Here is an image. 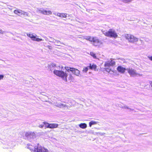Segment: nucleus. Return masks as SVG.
Here are the masks:
<instances>
[{"label": "nucleus", "mask_w": 152, "mask_h": 152, "mask_svg": "<svg viewBox=\"0 0 152 152\" xmlns=\"http://www.w3.org/2000/svg\"><path fill=\"white\" fill-rule=\"evenodd\" d=\"M53 73L56 76L61 78L64 81H67V77L68 75L66 72L62 70L55 69L53 71Z\"/></svg>", "instance_id": "1"}, {"label": "nucleus", "mask_w": 152, "mask_h": 152, "mask_svg": "<svg viewBox=\"0 0 152 152\" xmlns=\"http://www.w3.org/2000/svg\"><path fill=\"white\" fill-rule=\"evenodd\" d=\"M85 39L93 43L94 45L95 46H97L100 42V40L96 37H92L90 36L87 37Z\"/></svg>", "instance_id": "2"}, {"label": "nucleus", "mask_w": 152, "mask_h": 152, "mask_svg": "<svg viewBox=\"0 0 152 152\" xmlns=\"http://www.w3.org/2000/svg\"><path fill=\"white\" fill-rule=\"evenodd\" d=\"M103 34L106 36L110 37L116 38L118 35L115 31L112 29H110L108 31L103 32Z\"/></svg>", "instance_id": "3"}, {"label": "nucleus", "mask_w": 152, "mask_h": 152, "mask_svg": "<svg viewBox=\"0 0 152 152\" xmlns=\"http://www.w3.org/2000/svg\"><path fill=\"white\" fill-rule=\"evenodd\" d=\"M125 37L129 42H137L138 40L137 38L131 34H126Z\"/></svg>", "instance_id": "4"}, {"label": "nucleus", "mask_w": 152, "mask_h": 152, "mask_svg": "<svg viewBox=\"0 0 152 152\" xmlns=\"http://www.w3.org/2000/svg\"><path fill=\"white\" fill-rule=\"evenodd\" d=\"M64 68L67 71H68L69 70L73 72L75 75L78 76L80 74V71L77 69L72 67H69L65 66Z\"/></svg>", "instance_id": "5"}, {"label": "nucleus", "mask_w": 152, "mask_h": 152, "mask_svg": "<svg viewBox=\"0 0 152 152\" xmlns=\"http://www.w3.org/2000/svg\"><path fill=\"white\" fill-rule=\"evenodd\" d=\"M27 35L33 41L39 42L42 40V39L36 38V36L31 33H27Z\"/></svg>", "instance_id": "6"}, {"label": "nucleus", "mask_w": 152, "mask_h": 152, "mask_svg": "<svg viewBox=\"0 0 152 152\" xmlns=\"http://www.w3.org/2000/svg\"><path fill=\"white\" fill-rule=\"evenodd\" d=\"M128 73L131 75L134 76L138 74L137 73L135 70L132 68H129L126 69Z\"/></svg>", "instance_id": "7"}, {"label": "nucleus", "mask_w": 152, "mask_h": 152, "mask_svg": "<svg viewBox=\"0 0 152 152\" xmlns=\"http://www.w3.org/2000/svg\"><path fill=\"white\" fill-rule=\"evenodd\" d=\"M115 62L112 60L109 61H106L105 63L104 66L105 67H109L110 66H113L115 64Z\"/></svg>", "instance_id": "8"}, {"label": "nucleus", "mask_w": 152, "mask_h": 152, "mask_svg": "<svg viewBox=\"0 0 152 152\" xmlns=\"http://www.w3.org/2000/svg\"><path fill=\"white\" fill-rule=\"evenodd\" d=\"M117 69L119 72L121 73H124L126 70L125 68H124L122 66H118L117 68Z\"/></svg>", "instance_id": "9"}, {"label": "nucleus", "mask_w": 152, "mask_h": 152, "mask_svg": "<svg viewBox=\"0 0 152 152\" xmlns=\"http://www.w3.org/2000/svg\"><path fill=\"white\" fill-rule=\"evenodd\" d=\"M40 12L42 14L45 15H51L52 14V12L50 10L47 11L45 10H40Z\"/></svg>", "instance_id": "10"}, {"label": "nucleus", "mask_w": 152, "mask_h": 152, "mask_svg": "<svg viewBox=\"0 0 152 152\" xmlns=\"http://www.w3.org/2000/svg\"><path fill=\"white\" fill-rule=\"evenodd\" d=\"M37 149V152H48V151L47 149L43 147L38 148Z\"/></svg>", "instance_id": "11"}, {"label": "nucleus", "mask_w": 152, "mask_h": 152, "mask_svg": "<svg viewBox=\"0 0 152 152\" xmlns=\"http://www.w3.org/2000/svg\"><path fill=\"white\" fill-rule=\"evenodd\" d=\"M57 15L61 18H66L67 16V14L65 13H58Z\"/></svg>", "instance_id": "12"}, {"label": "nucleus", "mask_w": 152, "mask_h": 152, "mask_svg": "<svg viewBox=\"0 0 152 152\" xmlns=\"http://www.w3.org/2000/svg\"><path fill=\"white\" fill-rule=\"evenodd\" d=\"M89 66V69H94V70L96 71V69L97 66L96 64H90Z\"/></svg>", "instance_id": "13"}, {"label": "nucleus", "mask_w": 152, "mask_h": 152, "mask_svg": "<svg viewBox=\"0 0 152 152\" xmlns=\"http://www.w3.org/2000/svg\"><path fill=\"white\" fill-rule=\"evenodd\" d=\"M56 64L53 63H51L50 64L48 65V67L50 70H52L53 68L56 67Z\"/></svg>", "instance_id": "14"}, {"label": "nucleus", "mask_w": 152, "mask_h": 152, "mask_svg": "<svg viewBox=\"0 0 152 152\" xmlns=\"http://www.w3.org/2000/svg\"><path fill=\"white\" fill-rule=\"evenodd\" d=\"M58 126V124L56 123L49 124V128L53 129L57 128Z\"/></svg>", "instance_id": "15"}, {"label": "nucleus", "mask_w": 152, "mask_h": 152, "mask_svg": "<svg viewBox=\"0 0 152 152\" xmlns=\"http://www.w3.org/2000/svg\"><path fill=\"white\" fill-rule=\"evenodd\" d=\"M79 126L81 128L83 129H85L87 127V125L85 123H81L79 125Z\"/></svg>", "instance_id": "16"}, {"label": "nucleus", "mask_w": 152, "mask_h": 152, "mask_svg": "<svg viewBox=\"0 0 152 152\" xmlns=\"http://www.w3.org/2000/svg\"><path fill=\"white\" fill-rule=\"evenodd\" d=\"M22 11L20 10L16 9L14 11V12L16 14H20L21 15V13L22 12Z\"/></svg>", "instance_id": "17"}, {"label": "nucleus", "mask_w": 152, "mask_h": 152, "mask_svg": "<svg viewBox=\"0 0 152 152\" xmlns=\"http://www.w3.org/2000/svg\"><path fill=\"white\" fill-rule=\"evenodd\" d=\"M90 55L94 59L97 58L96 54L94 53V52H90Z\"/></svg>", "instance_id": "18"}, {"label": "nucleus", "mask_w": 152, "mask_h": 152, "mask_svg": "<svg viewBox=\"0 0 152 152\" xmlns=\"http://www.w3.org/2000/svg\"><path fill=\"white\" fill-rule=\"evenodd\" d=\"M96 124L97 122L93 121H92L89 123V124L90 127H91L92 125Z\"/></svg>", "instance_id": "19"}, {"label": "nucleus", "mask_w": 152, "mask_h": 152, "mask_svg": "<svg viewBox=\"0 0 152 152\" xmlns=\"http://www.w3.org/2000/svg\"><path fill=\"white\" fill-rule=\"evenodd\" d=\"M34 134L35 133L34 132H30L26 133L25 135L26 136L28 137L31 135H34Z\"/></svg>", "instance_id": "20"}, {"label": "nucleus", "mask_w": 152, "mask_h": 152, "mask_svg": "<svg viewBox=\"0 0 152 152\" xmlns=\"http://www.w3.org/2000/svg\"><path fill=\"white\" fill-rule=\"evenodd\" d=\"M43 124L44 125V126H45L46 128H49V123L47 122H43Z\"/></svg>", "instance_id": "21"}, {"label": "nucleus", "mask_w": 152, "mask_h": 152, "mask_svg": "<svg viewBox=\"0 0 152 152\" xmlns=\"http://www.w3.org/2000/svg\"><path fill=\"white\" fill-rule=\"evenodd\" d=\"M23 15L24 17L29 16L28 13L25 12H22V13L21 14V15Z\"/></svg>", "instance_id": "22"}, {"label": "nucleus", "mask_w": 152, "mask_h": 152, "mask_svg": "<svg viewBox=\"0 0 152 152\" xmlns=\"http://www.w3.org/2000/svg\"><path fill=\"white\" fill-rule=\"evenodd\" d=\"M104 69L106 72H110L111 71V69L109 67L105 68H104Z\"/></svg>", "instance_id": "23"}, {"label": "nucleus", "mask_w": 152, "mask_h": 152, "mask_svg": "<svg viewBox=\"0 0 152 152\" xmlns=\"http://www.w3.org/2000/svg\"><path fill=\"white\" fill-rule=\"evenodd\" d=\"M88 66H87L84 68L83 70V72H87L88 69Z\"/></svg>", "instance_id": "24"}, {"label": "nucleus", "mask_w": 152, "mask_h": 152, "mask_svg": "<svg viewBox=\"0 0 152 152\" xmlns=\"http://www.w3.org/2000/svg\"><path fill=\"white\" fill-rule=\"evenodd\" d=\"M73 79V77L71 74L69 75V80H72Z\"/></svg>", "instance_id": "25"}, {"label": "nucleus", "mask_w": 152, "mask_h": 152, "mask_svg": "<svg viewBox=\"0 0 152 152\" xmlns=\"http://www.w3.org/2000/svg\"><path fill=\"white\" fill-rule=\"evenodd\" d=\"M58 106L60 107H64L66 106L65 105H64L63 104L61 103L60 104H59Z\"/></svg>", "instance_id": "26"}, {"label": "nucleus", "mask_w": 152, "mask_h": 152, "mask_svg": "<svg viewBox=\"0 0 152 152\" xmlns=\"http://www.w3.org/2000/svg\"><path fill=\"white\" fill-rule=\"evenodd\" d=\"M4 77V76L3 75H0V80L2 79Z\"/></svg>", "instance_id": "27"}, {"label": "nucleus", "mask_w": 152, "mask_h": 152, "mask_svg": "<svg viewBox=\"0 0 152 152\" xmlns=\"http://www.w3.org/2000/svg\"><path fill=\"white\" fill-rule=\"evenodd\" d=\"M149 59L151 61H152V56L148 57Z\"/></svg>", "instance_id": "28"}, {"label": "nucleus", "mask_w": 152, "mask_h": 152, "mask_svg": "<svg viewBox=\"0 0 152 152\" xmlns=\"http://www.w3.org/2000/svg\"><path fill=\"white\" fill-rule=\"evenodd\" d=\"M44 126V125H40L39 126V127L40 128H42Z\"/></svg>", "instance_id": "29"}, {"label": "nucleus", "mask_w": 152, "mask_h": 152, "mask_svg": "<svg viewBox=\"0 0 152 152\" xmlns=\"http://www.w3.org/2000/svg\"><path fill=\"white\" fill-rule=\"evenodd\" d=\"M150 85L152 87V81H150Z\"/></svg>", "instance_id": "30"}, {"label": "nucleus", "mask_w": 152, "mask_h": 152, "mask_svg": "<svg viewBox=\"0 0 152 152\" xmlns=\"http://www.w3.org/2000/svg\"><path fill=\"white\" fill-rule=\"evenodd\" d=\"M124 0L126 1H129V2H130L131 1V0Z\"/></svg>", "instance_id": "31"}, {"label": "nucleus", "mask_w": 152, "mask_h": 152, "mask_svg": "<svg viewBox=\"0 0 152 152\" xmlns=\"http://www.w3.org/2000/svg\"><path fill=\"white\" fill-rule=\"evenodd\" d=\"M63 68V67H61V69H62Z\"/></svg>", "instance_id": "32"}]
</instances>
